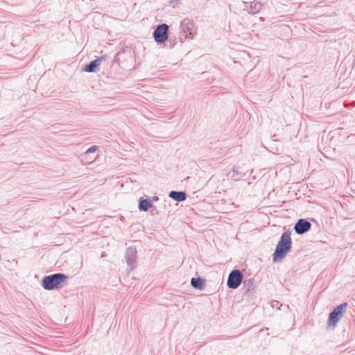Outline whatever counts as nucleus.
<instances>
[{
  "label": "nucleus",
  "instance_id": "nucleus-15",
  "mask_svg": "<svg viewBox=\"0 0 355 355\" xmlns=\"http://www.w3.org/2000/svg\"><path fill=\"white\" fill-rule=\"evenodd\" d=\"M243 288L245 289V293H247L253 289V279H245L243 282Z\"/></svg>",
  "mask_w": 355,
  "mask_h": 355
},
{
  "label": "nucleus",
  "instance_id": "nucleus-2",
  "mask_svg": "<svg viewBox=\"0 0 355 355\" xmlns=\"http://www.w3.org/2000/svg\"><path fill=\"white\" fill-rule=\"evenodd\" d=\"M67 276L64 273H54L44 276L41 282V286L46 291L58 290L67 284Z\"/></svg>",
  "mask_w": 355,
  "mask_h": 355
},
{
  "label": "nucleus",
  "instance_id": "nucleus-5",
  "mask_svg": "<svg viewBox=\"0 0 355 355\" xmlns=\"http://www.w3.org/2000/svg\"><path fill=\"white\" fill-rule=\"evenodd\" d=\"M169 26L166 24H158L153 33L155 41L158 44H164L168 37Z\"/></svg>",
  "mask_w": 355,
  "mask_h": 355
},
{
  "label": "nucleus",
  "instance_id": "nucleus-19",
  "mask_svg": "<svg viewBox=\"0 0 355 355\" xmlns=\"http://www.w3.org/2000/svg\"><path fill=\"white\" fill-rule=\"evenodd\" d=\"M156 210V208L155 207L154 209H152V214H153L154 212H155ZM156 213H157V211H156Z\"/></svg>",
  "mask_w": 355,
  "mask_h": 355
},
{
  "label": "nucleus",
  "instance_id": "nucleus-6",
  "mask_svg": "<svg viewBox=\"0 0 355 355\" xmlns=\"http://www.w3.org/2000/svg\"><path fill=\"white\" fill-rule=\"evenodd\" d=\"M243 275L239 269L232 270L227 277V286L229 288H237L243 282Z\"/></svg>",
  "mask_w": 355,
  "mask_h": 355
},
{
  "label": "nucleus",
  "instance_id": "nucleus-21",
  "mask_svg": "<svg viewBox=\"0 0 355 355\" xmlns=\"http://www.w3.org/2000/svg\"><path fill=\"white\" fill-rule=\"evenodd\" d=\"M158 199H159V198H158V197H157V196H155V197L153 198V200H157Z\"/></svg>",
  "mask_w": 355,
  "mask_h": 355
},
{
  "label": "nucleus",
  "instance_id": "nucleus-8",
  "mask_svg": "<svg viewBox=\"0 0 355 355\" xmlns=\"http://www.w3.org/2000/svg\"><path fill=\"white\" fill-rule=\"evenodd\" d=\"M311 223L305 218H300L294 225L293 230L295 233L302 235L311 230Z\"/></svg>",
  "mask_w": 355,
  "mask_h": 355
},
{
  "label": "nucleus",
  "instance_id": "nucleus-12",
  "mask_svg": "<svg viewBox=\"0 0 355 355\" xmlns=\"http://www.w3.org/2000/svg\"><path fill=\"white\" fill-rule=\"evenodd\" d=\"M205 284V279L200 277H192L191 279V285L195 289L203 290Z\"/></svg>",
  "mask_w": 355,
  "mask_h": 355
},
{
  "label": "nucleus",
  "instance_id": "nucleus-18",
  "mask_svg": "<svg viewBox=\"0 0 355 355\" xmlns=\"http://www.w3.org/2000/svg\"><path fill=\"white\" fill-rule=\"evenodd\" d=\"M107 58V56L106 55H102L101 57L97 58L96 60H98V63L100 64L102 61L106 60Z\"/></svg>",
  "mask_w": 355,
  "mask_h": 355
},
{
  "label": "nucleus",
  "instance_id": "nucleus-16",
  "mask_svg": "<svg viewBox=\"0 0 355 355\" xmlns=\"http://www.w3.org/2000/svg\"><path fill=\"white\" fill-rule=\"evenodd\" d=\"M165 42L166 43L164 44V46L168 49L173 48L177 43L175 39H172L169 37H168V40Z\"/></svg>",
  "mask_w": 355,
  "mask_h": 355
},
{
  "label": "nucleus",
  "instance_id": "nucleus-23",
  "mask_svg": "<svg viewBox=\"0 0 355 355\" xmlns=\"http://www.w3.org/2000/svg\"><path fill=\"white\" fill-rule=\"evenodd\" d=\"M311 220L312 221H315V219H313V218H311Z\"/></svg>",
  "mask_w": 355,
  "mask_h": 355
},
{
  "label": "nucleus",
  "instance_id": "nucleus-1",
  "mask_svg": "<svg viewBox=\"0 0 355 355\" xmlns=\"http://www.w3.org/2000/svg\"><path fill=\"white\" fill-rule=\"evenodd\" d=\"M291 233L289 230L284 232L276 245L272 254V261L275 263L282 261L292 248Z\"/></svg>",
  "mask_w": 355,
  "mask_h": 355
},
{
  "label": "nucleus",
  "instance_id": "nucleus-9",
  "mask_svg": "<svg viewBox=\"0 0 355 355\" xmlns=\"http://www.w3.org/2000/svg\"><path fill=\"white\" fill-rule=\"evenodd\" d=\"M263 7V4L257 0H254L248 4L245 3V10H247L248 12L250 15H254L259 12L262 8Z\"/></svg>",
  "mask_w": 355,
  "mask_h": 355
},
{
  "label": "nucleus",
  "instance_id": "nucleus-3",
  "mask_svg": "<svg viewBox=\"0 0 355 355\" xmlns=\"http://www.w3.org/2000/svg\"><path fill=\"white\" fill-rule=\"evenodd\" d=\"M179 39L181 42H184L186 39H193L196 35L195 24L189 18L184 19L180 25Z\"/></svg>",
  "mask_w": 355,
  "mask_h": 355
},
{
  "label": "nucleus",
  "instance_id": "nucleus-14",
  "mask_svg": "<svg viewBox=\"0 0 355 355\" xmlns=\"http://www.w3.org/2000/svg\"><path fill=\"white\" fill-rule=\"evenodd\" d=\"M98 148V146H90L85 153L82 154L80 155L81 160L87 159V157H89L92 154H94Z\"/></svg>",
  "mask_w": 355,
  "mask_h": 355
},
{
  "label": "nucleus",
  "instance_id": "nucleus-4",
  "mask_svg": "<svg viewBox=\"0 0 355 355\" xmlns=\"http://www.w3.org/2000/svg\"><path fill=\"white\" fill-rule=\"evenodd\" d=\"M347 306V302L342 303L329 313L328 318V325L329 327H335L337 325L338 321L343 316Z\"/></svg>",
  "mask_w": 355,
  "mask_h": 355
},
{
  "label": "nucleus",
  "instance_id": "nucleus-10",
  "mask_svg": "<svg viewBox=\"0 0 355 355\" xmlns=\"http://www.w3.org/2000/svg\"><path fill=\"white\" fill-rule=\"evenodd\" d=\"M168 197L175 201L180 202L187 199V193L185 191H171L168 193Z\"/></svg>",
  "mask_w": 355,
  "mask_h": 355
},
{
  "label": "nucleus",
  "instance_id": "nucleus-7",
  "mask_svg": "<svg viewBox=\"0 0 355 355\" xmlns=\"http://www.w3.org/2000/svg\"><path fill=\"white\" fill-rule=\"evenodd\" d=\"M125 259L128 266L131 270L137 266V251L134 246L128 247L125 253Z\"/></svg>",
  "mask_w": 355,
  "mask_h": 355
},
{
  "label": "nucleus",
  "instance_id": "nucleus-11",
  "mask_svg": "<svg viewBox=\"0 0 355 355\" xmlns=\"http://www.w3.org/2000/svg\"><path fill=\"white\" fill-rule=\"evenodd\" d=\"M153 207V205L150 198H144L141 197L139 199L138 207L141 211H147L150 208H152Z\"/></svg>",
  "mask_w": 355,
  "mask_h": 355
},
{
  "label": "nucleus",
  "instance_id": "nucleus-17",
  "mask_svg": "<svg viewBox=\"0 0 355 355\" xmlns=\"http://www.w3.org/2000/svg\"><path fill=\"white\" fill-rule=\"evenodd\" d=\"M95 159H96L95 156H92V157L89 156V157H87V159H84L83 161L86 162L87 163H91Z\"/></svg>",
  "mask_w": 355,
  "mask_h": 355
},
{
  "label": "nucleus",
  "instance_id": "nucleus-20",
  "mask_svg": "<svg viewBox=\"0 0 355 355\" xmlns=\"http://www.w3.org/2000/svg\"><path fill=\"white\" fill-rule=\"evenodd\" d=\"M156 210V208L155 207L154 209H152V214H153L154 212H155ZM156 213H157V211H156Z\"/></svg>",
  "mask_w": 355,
  "mask_h": 355
},
{
  "label": "nucleus",
  "instance_id": "nucleus-13",
  "mask_svg": "<svg viewBox=\"0 0 355 355\" xmlns=\"http://www.w3.org/2000/svg\"><path fill=\"white\" fill-rule=\"evenodd\" d=\"M99 65L98 60L95 59L85 64L83 70L88 73H94L98 70Z\"/></svg>",
  "mask_w": 355,
  "mask_h": 355
},
{
  "label": "nucleus",
  "instance_id": "nucleus-22",
  "mask_svg": "<svg viewBox=\"0 0 355 355\" xmlns=\"http://www.w3.org/2000/svg\"><path fill=\"white\" fill-rule=\"evenodd\" d=\"M232 171H233L234 172H236V173H238V172L236 171V170H235V169H234V167L232 168Z\"/></svg>",
  "mask_w": 355,
  "mask_h": 355
}]
</instances>
